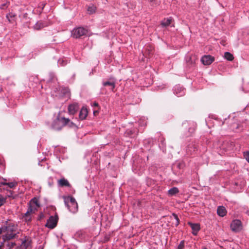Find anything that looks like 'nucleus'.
Returning <instances> with one entry per match:
<instances>
[{"instance_id": "obj_16", "label": "nucleus", "mask_w": 249, "mask_h": 249, "mask_svg": "<svg viewBox=\"0 0 249 249\" xmlns=\"http://www.w3.org/2000/svg\"><path fill=\"white\" fill-rule=\"evenodd\" d=\"M153 48L152 47H147L145 49L143 55L145 57H150L153 54Z\"/></svg>"}, {"instance_id": "obj_39", "label": "nucleus", "mask_w": 249, "mask_h": 249, "mask_svg": "<svg viewBox=\"0 0 249 249\" xmlns=\"http://www.w3.org/2000/svg\"><path fill=\"white\" fill-rule=\"evenodd\" d=\"M201 249H208V248L205 247H203Z\"/></svg>"}, {"instance_id": "obj_14", "label": "nucleus", "mask_w": 249, "mask_h": 249, "mask_svg": "<svg viewBox=\"0 0 249 249\" xmlns=\"http://www.w3.org/2000/svg\"><path fill=\"white\" fill-rule=\"evenodd\" d=\"M58 184L60 187H69L70 186V183L68 182V181L64 178H62L58 180Z\"/></svg>"}, {"instance_id": "obj_13", "label": "nucleus", "mask_w": 249, "mask_h": 249, "mask_svg": "<svg viewBox=\"0 0 249 249\" xmlns=\"http://www.w3.org/2000/svg\"><path fill=\"white\" fill-rule=\"evenodd\" d=\"M61 96L62 97H64L65 98L68 99L70 96V91L68 88H62L61 89Z\"/></svg>"}, {"instance_id": "obj_38", "label": "nucleus", "mask_w": 249, "mask_h": 249, "mask_svg": "<svg viewBox=\"0 0 249 249\" xmlns=\"http://www.w3.org/2000/svg\"><path fill=\"white\" fill-rule=\"evenodd\" d=\"M246 213L248 215H249V210L247 211Z\"/></svg>"}, {"instance_id": "obj_3", "label": "nucleus", "mask_w": 249, "mask_h": 249, "mask_svg": "<svg viewBox=\"0 0 249 249\" xmlns=\"http://www.w3.org/2000/svg\"><path fill=\"white\" fill-rule=\"evenodd\" d=\"M6 233L4 235V239H12L18 233L17 227L14 225H9L6 229Z\"/></svg>"}, {"instance_id": "obj_25", "label": "nucleus", "mask_w": 249, "mask_h": 249, "mask_svg": "<svg viewBox=\"0 0 249 249\" xmlns=\"http://www.w3.org/2000/svg\"><path fill=\"white\" fill-rule=\"evenodd\" d=\"M32 213H28L27 214V211L26 212V213H25V215H24V218H25V220H26V221L29 222V221H31V214Z\"/></svg>"}, {"instance_id": "obj_35", "label": "nucleus", "mask_w": 249, "mask_h": 249, "mask_svg": "<svg viewBox=\"0 0 249 249\" xmlns=\"http://www.w3.org/2000/svg\"><path fill=\"white\" fill-rule=\"evenodd\" d=\"M93 105L94 107H98L99 106V105L97 102L93 103Z\"/></svg>"}, {"instance_id": "obj_18", "label": "nucleus", "mask_w": 249, "mask_h": 249, "mask_svg": "<svg viewBox=\"0 0 249 249\" xmlns=\"http://www.w3.org/2000/svg\"><path fill=\"white\" fill-rule=\"evenodd\" d=\"M77 109V107L75 105H71L69 106V112L70 114H74Z\"/></svg>"}, {"instance_id": "obj_24", "label": "nucleus", "mask_w": 249, "mask_h": 249, "mask_svg": "<svg viewBox=\"0 0 249 249\" xmlns=\"http://www.w3.org/2000/svg\"><path fill=\"white\" fill-rule=\"evenodd\" d=\"M45 25L43 24V23L41 22H37L35 25H34V28L36 30H39L43 27H44Z\"/></svg>"}, {"instance_id": "obj_4", "label": "nucleus", "mask_w": 249, "mask_h": 249, "mask_svg": "<svg viewBox=\"0 0 249 249\" xmlns=\"http://www.w3.org/2000/svg\"><path fill=\"white\" fill-rule=\"evenodd\" d=\"M40 207L38 200L36 198H33L29 203V208L27 210L28 213H35L37 209Z\"/></svg>"}, {"instance_id": "obj_27", "label": "nucleus", "mask_w": 249, "mask_h": 249, "mask_svg": "<svg viewBox=\"0 0 249 249\" xmlns=\"http://www.w3.org/2000/svg\"><path fill=\"white\" fill-rule=\"evenodd\" d=\"M71 34L74 38H78V31L76 29H74L72 31Z\"/></svg>"}, {"instance_id": "obj_22", "label": "nucleus", "mask_w": 249, "mask_h": 249, "mask_svg": "<svg viewBox=\"0 0 249 249\" xmlns=\"http://www.w3.org/2000/svg\"><path fill=\"white\" fill-rule=\"evenodd\" d=\"M96 7L93 5H91L88 6L87 10L89 14H92L95 12Z\"/></svg>"}, {"instance_id": "obj_23", "label": "nucleus", "mask_w": 249, "mask_h": 249, "mask_svg": "<svg viewBox=\"0 0 249 249\" xmlns=\"http://www.w3.org/2000/svg\"><path fill=\"white\" fill-rule=\"evenodd\" d=\"M103 85L104 86H110L111 87V90H113V89L115 88V83L114 82H108V81H107V82H104L103 83Z\"/></svg>"}, {"instance_id": "obj_20", "label": "nucleus", "mask_w": 249, "mask_h": 249, "mask_svg": "<svg viewBox=\"0 0 249 249\" xmlns=\"http://www.w3.org/2000/svg\"><path fill=\"white\" fill-rule=\"evenodd\" d=\"M178 188L175 187L172 188L168 191V194L169 196H172L178 193Z\"/></svg>"}, {"instance_id": "obj_40", "label": "nucleus", "mask_w": 249, "mask_h": 249, "mask_svg": "<svg viewBox=\"0 0 249 249\" xmlns=\"http://www.w3.org/2000/svg\"><path fill=\"white\" fill-rule=\"evenodd\" d=\"M2 232V230L0 228V234H1Z\"/></svg>"}, {"instance_id": "obj_37", "label": "nucleus", "mask_w": 249, "mask_h": 249, "mask_svg": "<svg viewBox=\"0 0 249 249\" xmlns=\"http://www.w3.org/2000/svg\"><path fill=\"white\" fill-rule=\"evenodd\" d=\"M70 205H71V208H73V209H74V208H73V205H72V204H70Z\"/></svg>"}, {"instance_id": "obj_15", "label": "nucleus", "mask_w": 249, "mask_h": 249, "mask_svg": "<svg viewBox=\"0 0 249 249\" xmlns=\"http://www.w3.org/2000/svg\"><path fill=\"white\" fill-rule=\"evenodd\" d=\"M217 213L219 216L223 217L226 214L227 211L223 206H219L217 210Z\"/></svg>"}, {"instance_id": "obj_6", "label": "nucleus", "mask_w": 249, "mask_h": 249, "mask_svg": "<svg viewBox=\"0 0 249 249\" xmlns=\"http://www.w3.org/2000/svg\"><path fill=\"white\" fill-rule=\"evenodd\" d=\"M3 242L0 245V249H11L15 244L10 241V239H4V235L2 236Z\"/></svg>"}, {"instance_id": "obj_30", "label": "nucleus", "mask_w": 249, "mask_h": 249, "mask_svg": "<svg viewBox=\"0 0 249 249\" xmlns=\"http://www.w3.org/2000/svg\"><path fill=\"white\" fill-rule=\"evenodd\" d=\"M5 198L2 196L0 195V206H2L5 202Z\"/></svg>"}, {"instance_id": "obj_2", "label": "nucleus", "mask_w": 249, "mask_h": 249, "mask_svg": "<svg viewBox=\"0 0 249 249\" xmlns=\"http://www.w3.org/2000/svg\"><path fill=\"white\" fill-rule=\"evenodd\" d=\"M70 120L65 118L57 117L53 122L52 126L55 130L60 129L63 126L69 124Z\"/></svg>"}, {"instance_id": "obj_31", "label": "nucleus", "mask_w": 249, "mask_h": 249, "mask_svg": "<svg viewBox=\"0 0 249 249\" xmlns=\"http://www.w3.org/2000/svg\"><path fill=\"white\" fill-rule=\"evenodd\" d=\"M6 179H5L3 178L0 177V184L1 185H5V184H7V182H6Z\"/></svg>"}, {"instance_id": "obj_17", "label": "nucleus", "mask_w": 249, "mask_h": 249, "mask_svg": "<svg viewBox=\"0 0 249 249\" xmlns=\"http://www.w3.org/2000/svg\"><path fill=\"white\" fill-rule=\"evenodd\" d=\"M172 18H164L161 22V25L163 27H167L169 26L172 22Z\"/></svg>"}, {"instance_id": "obj_21", "label": "nucleus", "mask_w": 249, "mask_h": 249, "mask_svg": "<svg viewBox=\"0 0 249 249\" xmlns=\"http://www.w3.org/2000/svg\"><path fill=\"white\" fill-rule=\"evenodd\" d=\"M225 59L229 61H232L234 59L233 55L229 52H225L224 54Z\"/></svg>"}, {"instance_id": "obj_10", "label": "nucleus", "mask_w": 249, "mask_h": 249, "mask_svg": "<svg viewBox=\"0 0 249 249\" xmlns=\"http://www.w3.org/2000/svg\"><path fill=\"white\" fill-rule=\"evenodd\" d=\"M31 241L28 239L22 241L20 246L17 249H31Z\"/></svg>"}, {"instance_id": "obj_9", "label": "nucleus", "mask_w": 249, "mask_h": 249, "mask_svg": "<svg viewBox=\"0 0 249 249\" xmlns=\"http://www.w3.org/2000/svg\"><path fill=\"white\" fill-rule=\"evenodd\" d=\"M214 57L210 55H204L201 59V61L205 65H210L214 61Z\"/></svg>"}, {"instance_id": "obj_19", "label": "nucleus", "mask_w": 249, "mask_h": 249, "mask_svg": "<svg viewBox=\"0 0 249 249\" xmlns=\"http://www.w3.org/2000/svg\"><path fill=\"white\" fill-rule=\"evenodd\" d=\"M87 33V29L83 27H79V37L86 35Z\"/></svg>"}, {"instance_id": "obj_8", "label": "nucleus", "mask_w": 249, "mask_h": 249, "mask_svg": "<svg viewBox=\"0 0 249 249\" xmlns=\"http://www.w3.org/2000/svg\"><path fill=\"white\" fill-rule=\"evenodd\" d=\"M196 146L195 143L192 142L188 145L186 149V154L189 156L193 155L196 151Z\"/></svg>"}, {"instance_id": "obj_34", "label": "nucleus", "mask_w": 249, "mask_h": 249, "mask_svg": "<svg viewBox=\"0 0 249 249\" xmlns=\"http://www.w3.org/2000/svg\"><path fill=\"white\" fill-rule=\"evenodd\" d=\"M157 0H150V2L152 3L153 6H154V4H157V3L155 2Z\"/></svg>"}, {"instance_id": "obj_1", "label": "nucleus", "mask_w": 249, "mask_h": 249, "mask_svg": "<svg viewBox=\"0 0 249 249\" xmlns=\"http://www.w3.org/2000/svg\"><path fill=\"white\" fill-rule=\"evenodd\" d=\"M63 198L65 205L70 211L76 213L77 210V204L75 199L70 196H64Z\"/></svg>"}, {"instance_id": "obj_33", "label": "nucleus", "mask_w": 249, "mask_h": 249, "mask_svg": "<svg viewBox=\"0 0 249 249\" xmlns=\"http://www.w3.org/2000/svg\"><path fill=\"white\" fill-rule=\"evenodd\" d=\"M244 158L249 162V152H245L244 153Z\"/></svg>"}, {"instance_id": "obj_36", "label": "nucleus", "mask_w": 249, "mask_h": 249, "mask_svg": "<svg viewBox=\"0 0 249 249\" xmlns=\"http://www.w3.org/2000/svg\"><path fill=\"white\" fill-rule=\"evenodd\" d=\"M98 113V112L97 111H94L93 112V114L94 115H96V114H97Z\"/></svg>"}, {"instance_id": "obj_26", "label": "nucleus", "mask_w": 249, "mask_h": 249, "mask_svg": "<svg viewBox=\"0 0 249 249\" xmlns=\"http://www.w3.org/2000/svg\"><path fill=\"white\" fill-rule=\"evenodd\" d=\"M195 62V56H190L189 58L187 59V62L188 63H190V64H193Z\"/></svg>"}, {"instance_id": "obj_12", "label": "nucleus", "mask_w": 249, "mask_h": 249, "mask_svg": "<svg viewBox=\"0 0 249 249\" xmlns=\"http://www.w3.org/2000/svg\"><path fill=\"white\" fill-rule=\"evenodd\" d=\"M88 114V109L86 107H83L79 114V118L81 120L85 119Z\"/></svg>"}, {"instance_id": "obj_7", "label": "nucleus", "mask_w": 249, "mask_h": 249, "mask_svg": "<svg viewBox=\"0 0 249 249\" xmlns=\"http://www.w3.org/2000/svg\"><path fill=\"white\" fill-rule=\"evenodd\" d=\"M230 227L231 230L234 232H239L242 229L241 221L238 219L233 220Z\"/></svg>"}, {"instance_id": "obj_28", "label": "nucleus", "mask_w": 249, "mask_h": 249, "mask_svg": "<svg viewBox=\"0 0 249 249\" xmlns=\"http://www.w3.org/2000/svg\"><path fill=\"white\" fill-rule=\"evenodd\" d=\"M16 185L17 183L14 182L7 183V184H5V185H7L10 188H14Z\"/></svg>"}, {"instance_id": "obj_32", "label": "nucleus", "mask_w": 249, "mask_h": 249, "mask_svg": "<svg viewBox=\"0 0 249 249\" xmlns=\"http://www.w3.org/2000/svg\"><path fill=\"white\" fill-rule=\"evenodd\" d=\"M184 241H181L180 242L179 245L178 246L177 249H183L184 248Z\"/></svg>"}, {"instance_id": "obj_29", "label": "nucleus", "mask_w": 249, "mask_h": 249, "mask_svg": "<svg viewBox=\"0 0 249 249\" xmlns=\"http://www.w3.org/2000/svg\"><path fill=\"white\" fill-rule=\"evenodd\" d=\"M173 216L176 220V225L178 226L179 223V219L176 214L173 213Z\"/></svg>"}, {"instance_id": "obj_11", "label": "nucleus", "mask_w": 249, "mask_h": 249, "mask_svg": "<svg viewBox=\"0 0 249 249\" xmlns=\"http://www.w3.org/2000/svg\"><path fill=\"white\" fill-rule=\"evenodd\" d=\"M189 225L191 226L193 231L192 233L196 235L198 232V231L200 230V225L197 223H189Z\"/></svg>"}, {"instance_id": "obj_5", "label": "nucleus", "mask_w": 249, "mask_h": 249, "mask_svg": "<svg viewBox=\"0 0 249 249\" xmlns=\"http://www.w3.org/2000/svg\"><path fill=\"white\" fill-rule=\"evenodd\" d=\"M58 220V217L57 215L51 216L47 220V223L45 225L46 227L51 229H53L56 227Z\"/></svg>"}]
</instances>
